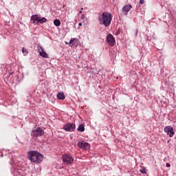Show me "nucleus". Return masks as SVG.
I'll return each mask as SVG.
<instances>
[{
  "label": "nucleus",
  "mask_w": 176,
  "mask_h": 176,
  "mask_svg": "<svg viewBox=\"0 0 176 176\" xmlns=\"http://www.w3.org/2000/svg\"><path fill=\"white\" fill-rule=\"evenodd\" d=\"M98 20L99 24L104 25V27H109L112 23V14L108 12H104L102 14H98Z\"/></svg>",
  "instance_id": "f257e3e1"
},
{
  "label": "nucleus",
  "mask_w": 176,
  "mask_h": 176,
  "mask_svg": "<svg viewBox=\"0 0 176 176\" xmlns=\"http://www.w3.org/2000/svg\"><path fill=\"white\" fill-rule=\"evenodd\" d=\"M28 159L32 162V163L39 164L43 160V155L38 151H30L28 153Z\"/></svg>",
  "instance_id": "f03ea898"
},
{
  "label": "nucleus",
  "mask_w": 176,
  "mask_h": 176,
  "mask_svg": "<svg viewBox=\"0 0 176 176\" xmlns=\"http://www.w3.org/2000/svg\"><path fill=\"white\" fill-rule=\"evenodd\" d=\"M45 134V131L41 128H37L34 129L31 132L32 137L34 138H38V137H42Z\"/></svg>",
  "instance_id": "7ed1b4c3"
},
{
  "label": "nucleus",
  "mask_w": 176,
  "mask_h": 176,
  "mask_svg": "<svg viewBox=\"0 0 176 176\" xmlns=\"http://www.w3.org/2000/svg\"><path fill=\"white\" fill-rule=\"evenodd\" d=\"M63 163L65 164H72L74 163V159L69 154H65L62 155Z\"/></svg>",
  "instance_id": "20e7f679"
},
{
  "label": "nucleus",
  "mask_w": 176,
  "mask_h": 176,
  "mask_svg": "<svg viewBox=\"0 0 176 176\" xmlns=\"http://www.w3.org/2000/svg\"><path fill=\"white\" fill-rule=\"evenodd\" d=\"M76 128V125L71 122H67L66 124L63 126V129L67 132H72L75 130Z\"/></svg>",
  "instance_id": "39448f33"
},
{
  "label": "nucleus",
  "mask_w": 176,
  "mask_h": 176,
  "mask_svg": "<svg viewBox=\"0 0 176 176\" xmlns=\"http://www.w3.org/2000/svg\"><path fill=\"white\" fill-rule=\"evenodd\" d=\"M164 131L166 133L167 135L170 138L174 137V135L175 134V133L174 132V128H173V126H165L164 129Z\"/></svg>",
  "instance_id": "423d86ee"
},
{
  "label": "nucleus",
  "mask_w": 176,
  "mask_h": 176,
  "mask_svg": "<svg viewBox=\"0 0 176 176\" xmlns=\"http://www.w3.org/2000/svg\"><path fill=\"white\" fill-rule=\"evenodd\" d=\"M77 145L80 149H85V151L90 149V144L85 142H79Z\"/></svg>",
  "instance_id": "0eeeda50"
},
{
  "label": "nucleus",
  "mask_w": 176,
  "mask_h": 176,
  "mask_svg": "<svg viewBox=\"0 0 176 176\" xmlns=\"http://www.w3.org/2000/svg\"><path fill=\"white\" fill-rule=\"evenodd\" d=\"M107 41L109 45V46H114L115 43H116V41H115V38L113 37V36L111 34L107 35Z\"/></svg>",
  "instance_id": "6e6552de"
},
{
  "label": "nucleus",
  "mask_w": 176,
  "mask_h": 176,
  "mask_svg": "<svg viewBox=\"0 0 176 176\" xmlns=\"http://www.w3.org/2000/svg\"><path fill=\"white\" fill-rule=\"evenodd\" d=\"M131 9H133L131 4H128L122 7V12L125 16H127Z\"/></svg>",
  "instance_id": "1a4fd4ad"
},
{
  "label": "nucleus",
  "mask_w": 176,
  "mask_h": 176,
  "mask_svg": "<svg viewBox=\"0 0 176 176\" xmlns=\"http://www.w3.org/2000/svg\"><path fill=\"white\" fill-rule=\"evenodd\" d=\"M69 45H72V46H78L79 45V41H78V39L76 38H72L70 41H69Z\"/></svg>",
  "instance_id": "9d476101"
},
{
  "label": "nucleus",
  "mask_w": 176,
  "mask_h": 176,
  "mask_svg": "<svg viewBox=\"0 0 176 176\" xmlns=\"http://www.w3.org/2000/svg\"><path fill=\"white\" fill-rule=\"evenodd\" d=\"M38 20H39V16H38V15H36V14L32 15L31 16V21H32V23L34 24H35V23H36V22H37V24H38Z\"/></svg>",
  "instance_id": "9b49d317"
},
{
  "label": "nucleus",
  "mask_w": 176,
  "mask_h": 176,
  "mask_svg": "<svg viewBox=\"0 0 176 176\" xmlns=\"http://www.w3.org/2000/svg\"><path fill=\"white\" fill-rule=\"evenodd\" d=\"M58 100H65V95L64 93L60 92L56 96Z\"/></svg>",
  "instance_id": "f8f14e48"
},
{
  "label": "nucleus",
  "mask_w": 176,
  "mask_h": 176,
  "mask_svg": "<svg viewBox=\"0 0 176 176\" xmlns=\"http://www.w3.org/2000/svg\"><path fill=\"white\" fill-rule=\"evenodd\" d=\"M47 21V19L45 17L41 18V16H38V24H43V23H46Z\"/></svg>",
  "instance_id": "ddd939ff"
},
{
  "label": "nucleus",
  "mask_w": 176,
  "mask_h": 176,
  "mask_svg": "<svg viewBox=\"0 0 176 176\" xmlns=\"http://www.w3.org/2000/svg\"><path fill=\"white\" fill-rule=\"evenodd\" d=\"M78 131H80V133H83L85 131V124H81L78 126L77 129Z\"/></svg>",
  "instance_id": "4468645a"
},
{
  "label": "nucleus",
  "mask_w": 176,
  "mask_h": 176,
  "mask_svg": "<svg viewBox=\"0 0 176 176\" xmlns=\"http://www.w3.org/2000/svg\"><path fill=\"white\" fill-rule=\"evenodd\" d=\"M54 24L56 27H60L61 25V22L58 19H55L54 21Z\"/></svg>",
  "instance_id": "2eb2a0df"
},
{
  "label": "nucleus",
  "mask_w": 176,
  "mask_h": 176,
  "mask_svg": "<svg viewBox=\"0 0 176 176\" xmlns=\"http://www.w3.org/2000/svg\"><path fill=\"white\" fill-rule=\"evenodd\" d=\"M39 55L41 56V57H43L44 58H47V57H49V56L46 52H45V51L40 52Z\"/></svg>",
  "instance_id": "dca6fc26"
},
{
  "label": "nucleus",
  "mask_w": 176,
  "mask_h": 176,
  "mask_svg": "<svg viewBox=\"0 0 176 176\" xmlns=\"http://www.w3.org/2000/svg\"><path fill=\"white\" fill-rule=\"evenodd\" d=\"M37 50H38L39 54H41V53L42 52H43V48H42L41 46H38V47H37Z\"/></svg>",
  "instance_id": "f3484780"
},
{
  "label": "nucleus",
  "mask_w": 176,
  "mask_h": 176,
  "mask_svg": "<svg viewBox=\"0 0 176 176\" xmlns=\"http://www.w3.org/2000/svg\"><path fill=\"white\" fill-rule=\"evenodd\" d=\"M22 53H23V54H28V51L27 50V49L23 47L22 48Z\"/></svg>",
  "instance_id": "a211bd4d"
},
{
  "label": "nucleus",
  "mask_w": 176,
  "mask_h": 176,
  "mask_svg": "<svg viewBox=\"0 0 176 176\" xmlns=\"http://www.w3.org/2000/svg\"><path fill=\"white\" fill-rule=\"evenodd\" d=\"M140 171L142 174H146V169L145 168H143L140 169Z\"/></svg>",
  "instance_id": "6ab92c4d"
},
{
  "label": "nucleus",
  "mask_w": 176,
  "mask_h": 176,
  "mask_svg": "<svg viewBox=\"0 0 176 176\" xmlns=\"http://www.w3.org/2000/svg\"><path fill=\"white\" fill-rule=\"evenodd\" d=\"M144 2H145V0H140L139 3L140 5H144Z\"/></svg>",
  "instance_id": "aec40b11"
},
{
  "label": "nucleus",
  "mask_w": 176,
  "mask_h": 176,
  "mask_svg": "<svg viewBox=\"0 0 176 176\" xmlns=\"http://www.w3.org/2000/svg\"><path fill=\"white\" fill-rule=\"evenodd\" d=\"M166 167H170V165L169 163H166Z\"/></svg>",
  "instance_id": "412c9836"
},
{
  "label": "nucleus",
  "mask_w": 176,
  "mask_h": 176,
  "mask_svg": "<svg viewBox=\"0 0 176 176\" xmlns=\"http://www.w3.org/2000/svg\"><path fill=\"white\" fill-rule=\"evenodd\" d=\"M78 25H79L80 27H82V23H79Z\"/></svg>",
  "instance_id": "4be33fe9"
},
{
  "label": "nucleus",
  "mask_w": 176,
  "mask_h": 176,
  "mask_svg": "<svg viewBox=\"0 0 176 176\" xmlns=\"http://www.w3.org/2000/svg\"><path fill=\"white\" fill-rule=\"evenodd\" d=\"M79 13H82V11H79Z\"/></svg>",
  "instance_id": "5701e85b"
},
{
  "label": "nucleus",
  "mask_w": 176,
  "mask_h": 176,
  "mask_svg": "<svg viewBox=\"0 0 176 176\" xmlns=\"http://www.w3.org/2000/svg\"><path fill=\"white\" fill-rule=\"evenodd\" d=\"M65 5H63V8H65Z\"/></svg>",
  "instance_id": "b1692460"
}]
</instances>
